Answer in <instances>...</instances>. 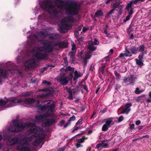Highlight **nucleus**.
I'll use <instances>...</instances> for the list:
<instances>
[{
	"mask_svg": "<svg viewBox=\"0 0 151 151\" xmlns=\"http://www.w3.org/2000/svg\"><path fill=\"white\" fill-rule=\"evenodd\" d=\"M53 114H45L43 115H40L36 116L35 117V119L36 120H39L41 119H42L44 118H47V117H52V115Z\"/></svg>",
	"mask_w": 151,
	"mask_h": 151,
	"instance_id": "nucleus-13",
	"label": "nucleus"
},
{
	"mask_svg": "<svg viewBox=\"0 0 151 151\" xmlns=\"http://www.w3.org/2000/svg\"><path fill=\"white\" fill-rule=\"evenodd\" d=\"M123 6L122 5L120 4V3H119L118 1H116L113 4V8L115 10H116L117 11L118 10H116V9L118 8L119 9Z\"/></svg>",
	"mask_w": 151,
	"mask_h": 151,
	"instance_id": "nucleus-22",
	"label": "nucleus"
},
{
	"mask_svg": "<svg viewBox=\"0 0 151 151\" xmlns=\"http://www.w3.org/2000/svg\"><path fill=\"white\" fill-rule=\"evenodd\" d=\"M124 119V117L122 116H120L118 119V122H120L122 121Z\"/></svg>",
	"mask_w": 151,
	"mask_h": 151,
	"instance_id": "nucleus-57",
	"label": "nucleus"
},
{
	"mask_svg": "<svg viewBox=\"0 0 151 151\" xmlns=\"http://www.w3.org/2000/svg\"><path fill=\"white\" fill-rule=\"evenodd\" d=\"M55 119L52 118L48 119L42 124V127H47L55 123Z\"/></svg>",
	"mask_w": 151,
	"mask_h": 151,
	"instance_id": "nucleus-9",
	"label": "nucleus"
},
{
	"mask_svg": "<svg viewBox=\"0 0 151 151\" xmlns=\"http://www.w3.org/2000/svg\"><path fill=\"white\" fill-rule=\"evenodd\" d=\"M132 105L131 103H127L125 105V108H127L129 109V108Z\"/></svg>",
	"mask_w": 151,
	"mask_h": 151,
	"instance_id": "nucleus-49",
	"label": "nucleus"
},
{
	"mask_svg": "<svg viewBox=\"0 0 151 151\" xmlns=\"http://www.w3.org/2000/svg\"><path fill=\"white\" fill-rule=\"evenodd\" d=\"M8 74V71L6 70L0 68V84L2 82V79L6 78Z\"/></svg>",
	"mask_w": 151,
	"mask_h": 151,
	"instance_id": "nucleus-10",
	"label": "nucleus"
},
{
	"mask_svg": "<svg viewBox=\"0 0 151 151\" xmlns=\"http://www.w3.org/2000/svg\"><path fill=\"white\" fill-rule=\"evenodd\" d=\"M91 55L89 53H86V57L84 58H86V60L88 59H89L91 57Z\"/></svg>",
	"mask_w": 151,
	"mask_h": 151,
	"instance_id": "nucleus-47",
	"label": "nucleus"
},
{
	"mask_svg": "<svg viewBox=\"0 0 151 151\" xmlns=\"http://www.w3.org/2000/svg\"><path fill=\"white\" fill-rule=\"evenodd\" d=\"M129 78V82L130 84H128V85H134L135 82V79H137L136 77H134V76L133 74H131L128 76Z\"/></svg>",
	"mask_w": 151,
	"mask_h": 151,
	"instance_id": "nucleus-15",
	"label": "nucleus"
},
{
	"mask_svg": "<svg viewBox=\"0 0 151 151\" xmlns=\"http://www.w3.org/2000/svg\"><path fill=\"white\" fill-rule=\"evenodd\" d=\"M50 101H47V104L45 105H44L42 106L40 104V101L37 100H36L33 98H27L24 100V102L25 104H32L34 102H36V106L38 109L40 110L43 111L46 110L47 112L45 114H53L52 115V117L54 115V114H52L55 111V104L54 103L50 104Z\"/></svg>",
	"mask_w": 151,
	"mask_h": 151,
	"instance_id": "nucleus-3",
	"label": "nucleus"
},
{
	"mask_svg": "<svg viewBox=\"0 0 151 151\" xmlns=\"http://www.w3.org/2000/svg\"><path fill=\"white\" fill-rule=\"evenodd\" d=\"M36 52L35 57L39 60H47L48 58V55L46 53L52 52L53 50V46L51 42L47 41L44 42L43 45L36 46L35 48Z\"/></svg>",
	"mask_w": 151,
	"mask_h": 151,
	"instance_id": "nucleus-2",
	"label": "nucleus"
},
{
	"mask_svg": "<svg viewBox=\"0 0 151 151\" xmlns=\"http://www.w3.org/2000/svg\"><path fill=\"white\" fill-rule=\"evenodd\" d=\"M76 146L77 148H78L80 147H83V145L81 144V143H78L76 145Z\"/></svg>",
	"mask_w": 151,
	"mask_h": 151,
	"instance_id": "nucleus-62",
	"label": "nucleus"
},
{
	"mask_svg": "<svg viewBox=\"0 0 151 151\" xmlns=\"http://www.w3.org/2000/svg\"><path fill=\"white\" fill-rule=\"evenodd\" d=\"M56 2L60 3L57 4L58 9L64 8L65 13L68 15L74 16L78 15L80 10L81 5L75 0H71L69 1H64L63 0H55Z\"/></svg>",
	"mask_w": 151,
	"mask_h": 151,
	"instance_id": "nucleus-1",
	"label": "nucleus"
},
{
	"mask_svg": "<svg viewBox=\"0 0 151 151\" xmlns=\"http://www.w3.org/2000/svg\"><path fill=\"white\" fill-rule=\"evenodd\" d=\"M142 91L139 90V88L138 87L136 88L135 90V93L136 94H139Z\"/></svg>",
	"mask_w": 151,
	"mask_h": 151,
	"instance_id": "nucleus-45",
	"label": "nucleus"
},
{
	"mask_svg": "<svg viewBox=\"0 0 151 151\" xmlns=\"http://www.w3.org/2000/svg\"><path fill=\"white\" fill-rule=\"evenodd\" d=\"M129 50L132 52V54L136 55L137 52L138 48L136 46H132L130 47Z\"/></svg>",
	"mask_w": 151,
	"mask_h": 151,
	"instance_id": "nucleus-20",
	"label": "nucleus"
},
{
	"mask_svg": "<svg viewBox=\"0 0 151 151\" xmlns=\"http://www.w3.org/2000/svg\"><path fill=\"white\" fill-rule=\"evenodd\" d=\"M58 80L60 84L63 86L67 85L69 83L67 76H65L64 75L60 76Z\"/></svg>",
	"mask_w": 151,
	"mask_h": 151,
	"instance_id": "nucleus-7",
	"label": "nucleus"
},
{
	"mask_svg": "<svg viewBox=\"0 0 151 151\" xmlns=\"http://www.w3.org/2000/svg\"><path fill=\"white\" fill-rule=\"evenodd\" d=\"M68 89V98L70 100H71L73 99L72 93L73 92V89H72L71 88H69Z\"/></svg>",
	"mask_w": 151,
	"mask_h": 151,
	"instance_id": "nucleus-26",
	"label": "nucleus"
},
{
	"mask_svg": "<svg viewBox=\"0 0 151 151\" xmlns=\"http://www.w3.org/2000/svg\"><path fill=\"white\" fill-rule=\"evenodd\" d=\"M108 144L106 143L103 144L102 145V148H106L108 147Z\"/></svg>",
	"mask_w": 151,
	"mask_h": 151,
	"instance_id": "nucleus-64",
	"label": "nucleus"
},
{
	"mask_svg": "<svg viewBox=\"0 0 151 151\" xmlns=\"http://www.w3.org/2000/svg\"><path fill=\"white\" fill-rule=\"evenodd\" d=\"M35 61H33L32 63H31L30 62L29 63L25 65V69L27 70L30 69L33 66V64H35Z\"/></svg>",
	"mask_w": 151,
	"mask_h": 151,
	"instance_id": "nucleus-30",
	"label": "nucleus"
},
{
	"mask_svg": "<svg viewBox=\"0 0 151 151\" xmlns=\"http://www.w3.org/2000/svg\"><path fill=\"white\" fill-rule=\"evenodd\" d=\"M144 55V52H141L138 56V60H143Z\"/></svg>",
	"mask_w": 151,
	"mask_h": 151,
	"instance_id": "nucleus-40",
	"label": "nucleus"
},
{
	"mask_svg": "<svg viewBox=\"0 0 151 151\" xmlns=\"http://www.w3.org/2000/svg\"><path fill=\"white\" fill-rule=\"evenodd\" d=\"M28 138L27 137L23 138L20 140L19 142V143L17 146H19L21 147H25L27 146L28 141L27 140Z\"/></svg>",
	"mask_w": 151,
	"mask_h": 151,
	"instance_id": "nucleus-12",
	"label": "nucleus"
},
{
	"mask_svg": "<svg viewBox=\"0 0 151 151\" xmlns=\"http://www.w3.org/2000/svg\"><path fill=\"white\" fill-rule=\"evenodd\" d=\"M71 122H69V121L68 120L67 122V123L65 124V125L64 126V128H66L67 127H68V126L69 125H70L71 124Z\"/></svg>",
	"mask_w": 151,
	"mask_h": 151,
	"instance_id": "nucleus-59",
	"label": "nucleus"
},
{
	"mask_svg": "<svg viewBox=\"0 0 151 151\" xmlns=\"http://www.w3.org/2000/svg\"><path fill=\"white\" fill-rule=\"evenodd\" d=\"M74 76L76 77L77 78L81 77L83 75V74L82 73H81L80 72H78L77 70H76L74 71Z\"/></svg>",
	"mask_w": 151,
	"mask_h": 151,
	"instance_id": "nucleus-33",
	"label": "nucleus"
},
{
	"mask_svg": "<svg viewBox=\"0 0 151 151\" xmlns=\"http://www.w3.org/2000/svg\"><path fill=\"white\" fill-rule=\"evenodd\" d=\"M135 60L136 64L139 66H143L144 65L143 60H139L136 58L135 59Z\"/></svg>",
	"mask_w": 151,
	"mask_h": 151,
	"instance_id": "nucleus-35",
	"label": "nucleus"
},
{
	"mask_svg": "<svg viewBox=\"0 0 151 151\" xmlns=\"http://www.w3.org/2000/svg\"><path fill=\"white\" fill-rule=\"evenodd\" d=\"M91 44L93 45H98L99 44V42L96 38H95L94 41Z\"/></svg>",
	"mask_w": 151,
	"mask_h": 151,
	"instance_id": "nucleus-42",
	"label": "nucleus"
},
{
	"mask_svg": "<svg viewBox=\"0 0 151 151\" xmlns=\"http://www.w3.org/2000/svg\"><path fill=\"white\" fill-rule=\"evenodd\" d=\"M127 11L128 12L129 14L126 16V18L124 19L123 22H124L130 19V17L133 12V11H132V10L129 9V10Z\"/></svg>",
	"mask_w": 151,
	"mask_h": 151,
	"instance_id": "nucleus-21",
	"label": "nucleus"
},
{
	"mask_svg": "<svg viewBox=\"0 0 151 151\" xmlns=\"http://www.w3.org/2000/svg\"><path fill=\"white\" fill-rule=\"evenodd\" d=\"M94 66H95L94 64H92L90 66V68L89 69V70L90 71H93V70H94Z\"/></svg>",
	"mask_w": 151,
	"mask_h": 151,
	"instance_id": "nucleus-54",
	"label": "nucleus"
},
{
	"mask_svg": "<svg viewBox=\"0 0 151 151\" xmlns=\"http://www.w3.org/2000/svg\"><path fill=\"white\" fill-rule=\"evenodd\" d=\"M113 118L112 117H110L109 118L104 119V121L105 122V124L110 127H111V125L113 124H111V123L113 122Z\"/></svg>",
	"mask_w": 151,
	"mask_h": 151,
	"instance_id": "nucleus-19",
	"label": "nucleus"
},
{
	"mask_svg": "<svg viewBox=\"0 0 151 151\" xmlns=\"http://www.w3.org/2000/svg\"><path fill=\"white\" fill-rule=\"evenodd\" d=\"M149 96L150 98H148L146 99V101L148 102H151V91H150L149 93Z\"/></svg>",
	"mask_w": 151,
	"mask_h": 151,
	"instance_id": "nucleus-46",
	"label": "nucleus"
},
{
	"mask_svg": "<svg viewBox=\"0 0 151 151\" xmlns=\"http://www.w3.org/2000/svg\"><path fill=\"white\" fill-rule=\"evenodd\" d=\"M102 144L101 143H100L96 145V148L98 149L99 147H101L102 148Z\"/></svg>",
	"mask_w": 151,
	"mask_h": 151,
	"instance_id": "nucleus-52",
	"label": "nucleus"
},
{
	"mask_svg": "<svg viewBox=\"0 0 151 151\" xmlns=\"http://www.w3.org/2000/svg\"><path fill=\"white\" fill-rule=\"evenodd\" d=\"M137 3V2L136 0L131 1L129 3L127 4L125 9L127 11H129V9L131 10L132 9V11H133V8L132 7V6L133 4H135Z\"/></svg>",
	"mask_w": 151,
	"mask_h": 151,
	"instance_id": "nucleus-11",
	"label": "nucleus"
},
{
	"mask_svg": "<svg viewBox=\"0 0 151 151\" xmlns=\"http://www.w3.org/2000/svg\"><path fill=\"white\" fill-rule=\"evenodd\" d=\"M31 134H33L30 137H27L28 138V139H30V140H31L33 138L35 137H41V134H39L37 133H33L32 132H31Z\"/></svg>",
	"mask_w": 151,
	"mask_h": 151,
	"instance_id": "nucleus-23",
	"label": "nucleus"
},
{
	"mask_svg": "<svg viewBox=\"0 0 151 151\" xmlns=\"http://www.w3.org/2000/svg\"><path fill=\"white\" fill-rule=\"evenodd\" d=\"M83 121V119H80L76 123V126H78V125L80 124V123L82 122Z\"/></svg>",
	"mask_w": 151,
	"mask_h": 151,
	"instance_id": "nucleus-61",
	"label": "nucleus"
},
{
	"mask_svg": "<svg viewBox=\"0 0 151 151\" xmlns=\"http://www.w3.org/2000/svg\"><path fill=\"white\" fill-rule=\"evenodd\" d=\"M42 135H43V134L42 133L41 136V137L37 138L33 142V145L35 146L38 145L41 142V141L43 137Z\"/></svg>",
	"mask_w": 151,
	"mask_h": 151,
	"instance_id": "nucleus-16",
	"label": "nucleus"
},
{
	"mask_svg": "<svg viewBox=\"0 0 151 151\" xmlns=\"http://www.w3.org/2000/svg\"><path fill=\"white\" fill-rule=\"evenodd\" d=\"M87 138H86L85 136H83L82 137L79 139H77V142L78 143H82L84 142L85 141V140L86 139H87Z\"/></svg>",
	"mask_w": 151,
	"mask_h": 151,
	"instance_id": "nucleus-34",
	"label": "nucleus"
},
{
	"mask_svg": "<svg viewBox=\"0 0 151 151\" xmlns=\"http://www.w3.org/2000/svg\"><path fill=\"white\" fill-rule=\"evenodd\" d=\"M20 147L19 146H17V149L18 150H20L21 151H30V150L29 147Z\"/></svg>",
	"mask_w": 151,
	"mask_h": 151,
	"instance_id": "nucleus-27",
	"label": "nucleus"
},
{
	"mask_svg": "<svg viewBox=\"0 0 151 151\" xmlns=\"http://www.w3.org/2000/svg\"><path fill=\"white\" fill-rule=\"evenodd\" d=\"M68 82L69 81L71 80H72L73 77V75L72 73H70L69 74H68Z\"/></svg>",
	"mask_w": 151,
	"mask_h": 151,
	"instance_id": "nucleus-43",
	"label": "nucleus"
},
{
	"mask_svg": "<svg viewBox=\"0 0 151 151\" xmlns=\"http://www.w3.org/2000/svg\"><path fill=\"white\" fill-rule=\"evenodd\" d=\"M76 54V51H71L69 52L68 55L70 57L71 61L74 62L75 61L76 58L75 57Z\"/></svg>",
	"mask_w": 151,
	"mask_h": 151,
	"instance_id": "nucleus-18",
	"label": "nucleus"
},
{
	"mask_svg": "<svg viewBox=\"0 0 151 151\" xmlns=\"http://www.w3.org/2000/svg\"><path fill=\"white\" fill-rule=\"evenodd\" d=\"M130 110V109H128L127 108H125L124 109V110L122 111L121 113L124 114L126 113L127 114H128Z\"/></svg>",
	"mask_w": 151,
	"mask_h": 151,
	"instance_id": "nucleus-41",
	"label": "nucleus"
},
{
	"mask_svg": "<svg viewBox=\"0 0 151 151\" xmlns=\"http://www.w3.org/2000/svg\"><path fill=\"white\" fill-rule=\"evenodd\" d=\"M68 45V42H62L55 44V45L58 46L60 48H63L67 47Z\"/></svg>",
	"mask_w": 151,
	"mask_h": 151,
	"instance_id": "nucleus-17",
	"label": "nucleus"
},
{
	"mask_svg": "<svg viewBox=\"0 0 151 151\" xmlns=\"http://www.w3.org/2000/svg\"><path fill=\"white\" fill-rule=\"evenodd\" d=\"M14 129L12 130V132H17L21 131L27 127V123L23 122L19 123L17 122H16L14 123Z\"/></svg>",
	"mask_w": 151,
	"mask_h": 151,
	"instance_id": "nucleus-6",
	"label": "nucleus"
},
{
	"mask_svg": "<svg viewBox=\"0 0 151 151\" xmlns=\"http://www.w3.org/2000/svg\"><path fill=\"white\" fill-rule=\"evenodd\" d=\"M93 45L91 44L90 45H88L87 46L88 48L91 51H93L97 49L96 47H94Z\"/></svg>",
	"mask_w": 151,
	"mask_h": 151,
	"instance_id": "nucleus-32",
	"label": "nucleus"
},
{
	"mask_svg": "<svg viewBox=\"0 0 151 151\" xmlns=\"http://www.w3.org/2000/svg\"><path fill=\"white\" fill-rule=\"evenodd\" d=\"M41 8L44 10H47L49 13L55 15H58L59 12L58 9L55 8V5L51 1L48 0L44 1L41 2L40 4Z\"/></svg>",
	"mask_w": 151,
	"mask_h": 151,
	"instance_id": "nucleus-4",
	"label": "nucleus"
},
{
	"mask_svg": "<svg viewBox=\"0 0 151 151\" xmlns=\"http://www.w3.org/2000/svg\"><path fill=\"white\" fill-rule=\"evenodd\" d=\"M123 81L124 83H127L128 82H129V78L128 76V77H126L124 78L123 79Z\"/></svg>",
	"mask_w": 151,
	"mask_h": 151,
	"instance_id": "nucleus-51",
	"label": "nucleus"
},
{
	"mask_svg": "<svg viewBox=\"0 0 151 151\" xmlns=\"http://www.w3.org/2000/svg\"><path fill=\"white\" fill-rule=\"evenodd\" d=\"M65 149V146H64L62 148L58 149L57 150V151H64Z\"/></svg>",
	"mask_w": 151,
	"mask_h": 151,
	"instance_id": "nucleus-55",
	"label": "nucleus"
},
{
	"mask_svg": "<svg viewBox=\"0 0 151 151\" xmlns=\"http://www.w3.org/2000/svg\"><path fill=\"white\" fill-rule=\"evenodd\" d=\"M120 87H121L120 85L119 84H117L116 85L115 87V89L116 90H118V89H119Z\"/></svg>",
	"mask_w": 151,
	"mask_h": 151,
	"instance_id": "nucleus-63",
	"label": "nucleus"
},
{
	"mask_svg": "<svg viewBox=\"0 0 151 151\" xmlns=\"http://www.w3.org/2000/svg\"><path fill=\"white\" fill-rule=\"evenodd\" d=\"M27 124V127H32V128H35L36 126V124L34 123H26Z\"/></svg>",
	"mask_w": 151,
	"mask_h": 151,
	"instance_id": "nucleus-39",
	"label": "nucleus"
},
{
	"mask_svg": "<svg viewBox=\"0 0 151 151\" xmlns=\"http://www.w3.org/2000/svg\"><path fill=\"white\" fill-rule=\"evenodd\" d=\"M83 27V25H81L79 27H78L77 28L76 30L78 31H81L82 27Z\"/></svg>",
	"mask_w": 151,
	"mask_h": 151,
	"instance_id": "nucleus-60",
	"label": "nucleus"
},
{
	"mask_svg": "<svg viewBox=\"0 0 151 151\" xmlns=\"http://www.w3.org/2000/svg\"><path fill=\"white\" fill-rule=\"evenodd\" d=\"M114 73L116 76V79L117 80H120L121 78V76L120 74L118 73L116 71L114 72Z\"/></svg>",
	"mask_w": 151,
	"mask_h": 151,
	"instance_id": "nucleus-38",
	"label": "nucleus"
},
{
	"mask_svg": "<svg viewBox=\"0 0 151 151\" xmlns=\"http://www.w3.org/2000/svg\"><path fill=\"white\" fill-rule=\"evenodd\" d=\"M60 26L64 27L66 28H69L70 27V25L68 24L65 20H62L61 22L60 25Z\"/></svg>",
	"mask_w": 151,
	"mask_h": 151,
	"instance_id": "nucleus-24",
	"label": "nucleus"
},
{
	"mask_svg": "<svg viewBox=\"0 0 151 151\" xmlns=\"http://www.w3.org/2000/svg\"><path fill=\"white\" fill-rule=\"evenodd\" d=\"M86 58H84L83 60V66L84 68L86 66L88 62Z\"/></svg>",
	"mask_w": 151,
	"mask_h": 151,
	"instance_id": "nucleus-44",
	"label": "nucleus"
},
{
	"mask_svg": "<svg viewBox=\"0 0 151 151\" xmlns=\"http://www.w3.org/2000/svg\"><path fill=\"white\" fill-rule=\"evenodd\" d=\"M72 45V47L71 48L72 50L73 51H76V45L75 44H73Z\"/></svg>",
	"mask_w": 151,
	"mask_h": 151,
	"instance_id": "nucleus-53",
	"label": "nucleus"
},
{
	"mask_svg": "<svg viewBox=\"0 0 151 151\" xmlns=\"http://www.w3.org/2000/svg\"><path fill=\"white\" fill-rule=\"evenodd\" d=\"M42 131L43 129L42 128L37 126L35 128H31L29 130V131L30 132H32L33 133L40 132H42Z\"/></svg>",
	"mask_w": 151,
	"mask_h": 151,
	"instance_id": "nucleus-14",
	"label": "nucleus"
},
{
	"mask_svg": "<svg viewBox=\"0 0 151 151\" xmlns=\"http://www.w3.org/2000/svg\"><path fill=\"white\" fill-rule=\"evenodd\" d=\"M76 119V117L74 115H73L68 120L69 122H70L71 121H73Z\"/></svg>",
	"mask_w": 151,
	"mask_h": 151,
	"instance_id": "nucleus-48",
	"label": "nucleus"
},
{
	"mask_svg": "<svg viewBox=\"0 0 151 151\" xmlns=\"http://www.w3.org/2000/svg\"><path fill=\"white\" fill-rule=\"evenodd\" d=\"M30 93L28 91H27L23 93V96H24L27 97L30 96Z\"/></svg>",
	"mask_w": 151,
	"mask_h": 151,
	"instance_id": "nucleus-50",
	"label": "nucleus"
},
{
	"mask_svg": "<svg viewBox=\"0 0 151 151\" xmlns=\"http://www.w3.org/2000/svg\"><path fill=\"white\" fill-rule=\"evenodd\" d=\"M103 15V13L101 10H99L96 12L94 16L95 17H101Z\"/></svg>",
	"mask_w": 151,
	"mask_h": 151,
	"instance_id": "nucleus-25",
	"label": "nucleus"
},
{
	"mask_svg": "<svg viewBox=\"0 0 151 151\" xmlns=\"http://www.w3.org/2000/svg\"><path fill=\"white\" fill-rule=\"evenodd\" d=\"M125 53H126V57H131L132 56V52L129 50V49H128L127 47L125 48Z\"/></svg>",
	"mask_w": 151,
	"mask_h": 151,
	"instance_id": "nucleus-29",
	"label": "nucleus"
},
{
	"mask_svg": "<svg viewBox=\"0 0 151 151\" xmlns=\"http://www.w3.org/2000/svg\"><path fill=\"white\" fill-rule=\"evenodd\" d=\"M109 127H110L104 124L102 127V130L103 131H106L108 130Z\"/></svg>",
	"mask_w": 151,
	"mask_h": 151,
	"instance_id": "nucleus-37",
	"label": "nucleus"
},
{
	"mask_svg": "<svg viewBox=\"0 0 151 151\" xmlns=\"http://www.w3.org/2000/svg\"><path fill=\"white\" fill-rule=\"evenodd\" d=\"M105 67V66L104 64L102 63L101 64V66L99 68V71H101L102 74L103 75H104L105 73L104 72V69Z\"/></svg>",
	"mask_w": 151,
	"mask_h": 151,
	"instance_id": "nucleus-31",
	"label": "nucleus"
},
{
	"mask_svg": "<svg viewBox=\"0 0 151 151\" xmlns=\"http://www.w3.org/2000/svg\"><path fill=\"white\" fill-rule=\"evenodd\" d=\"M23 102L25 103L24 100H23L22 99H17L16 97L8 99L6 102L4 99H1L0 100V106H3L6 103H9V107H12L16 105L17 103L19 104Z\"/></svg>",
	"mask_w": 151,
	"mask_h": 151,
	"instance_id": "nucleus-5",
	"label": "nucleus"
},
{
	"mask_svg": "<svg viewBox=\"0 0 151 151\" xmlns=\"http://www.w3.org/2000/svg\"><path fill=\"white\" fill-rule=\"evenodd\" d=\"M69 29L68 28L60 26V27L58 31L59 32L61 33H64L66 32L67 30Z\"/></svg>",
	"mask_w": 151,
	"mask_h": 151,
	"instance_id": "nucleus-28",
	"label": "nucleus"
},
{
	"mask_svg": "<svg viewBox=\"0 0 151 151\" xmlns=\"http://www.w3.org/2000/svg\"><path fill=\"white\" fill-rule=\"evenodd\" d=\"M138 48V51L139 50V51L143 52L144 51L145 48V47L144 45H140L138 47H137Z\"/></svg>",
	"mask_w": 151,
	"mask_h": 151,
	"instance_id": "nucleus-36",
	"label": "nucleus"
},
{
	"mask_svg": "<svg viewBox=\"0 0 151 151\" xmlns=\"http://www.w3.org/2000/svg\"><path fill=\"white\" fill-rule=\"evenodd\" d=\"M123 7V6L120 8V9H119V10L118 12V13L119 14V15H121L122 14V9Z\"/></svg>",
	"mask_w": 151,
	"mask_h": 151,
	"instance_id": "nucleus-58",
	"label": "nucleus"
},
{
	"mask_svg": "<svg viewBox=\"0 0 151 151\" xmlns=\"http://www.w3.org/2000/svg\"><path fill=\"white\" fill-rule=\"evenodd\" d=\"M63 60L64 61V63L65 64V65H68V62L67 60V58L66 57H65L64 58Z\"/></svg>",
	"mask_w": 151,
	"mask_h": 151,
	"instance_id": "nucleus-56",
	"label": "nucleus"
},
{
	"mask_svg": "<svg viewBox=\"0 0 151 151\" xmlns=\"http://www.w3.org/2000/svg\"><path fill=\"white\" fill-rule=\"evenodd\" d=\"M18 139L15 137L9 138L6 142V144L9 146H13L18 142Z\"/></svg>",
	"mask_w": 151,
	"mask_h": 151,
	"instance_id": "nucleus-8",
	"label": "nucleus"
}]
</instances>
